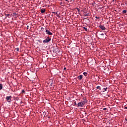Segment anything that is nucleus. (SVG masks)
<instances>
[{
    "label": "nucleus",
    "instance_id": "f257e3e1",
    "mask_svg": "<svg viewBox=\"0 0 127 127\" xmlns=\"http://www.w3.org/2000/svg\"><path fill=\"white\" fill-rule=\"evenodd\" d=\"M85 101L80 102L77 104V107L78 108H83V106L85 105Z\"/></svg>",
    "mask_w": 127,
    "mask_h": 127
},
{
    "label": "nucleus",
    "instance_id": "f03ea898",
    "mask_svg": "<svg viewBox=\"0 0 127 127\" xmlns=\"http://www.w3.org/2000/svg\"><path fill=\"white\" fill-rule=\"evenodd\" d=\"M51 41V38L48 36L47 38L43 41V43H48V42H50Z\"/></svg>",
    "mask_w": 127,
    "mask_h": 127
},
{
    "label": "nucleus",
    "instance_id": "7ed1b4c3",
    "mask_svg": "<svg viewBox=\"0 0 127 127\" xmlns=\"http://www.w3.org/2000/svg\"><path fill=\"white\" fill-rule=\"evenodd\" d=\"M46 30V33L48 35H53V33L51 32H50V31L48 30V29H47V28L45 29Z\"/></svg>",
    "mask_w": 127,
    "mask_h": 127
},
{
    "label": "nucleus",
    "instance_id": "20e7f679",
    "mask_svg": "<svg viewBox=\"0 0 127 127\" xmlns=\"http://www.w3.org/2000/svg\"><path fill=\"white\" fill-rule=\"evenodd\" d=\"M6 100L8 103L11 101V96L6 97Z\"/></svg>",
    "mask_w": 127,
    "mask_h": 127
},
{
    "label": "nucleus",
    "instance_id": "39448f33",
    "mask_svg": "<svg viewBox=\"0 0 127 127\" xmlns=\"http://www.w3.org/2000/svg\"><path fill=\"white\" fill-rule=\"evenodd\" d=\"M99 27L102 29V30H106V27L104 25H100Z\"/></svg>",
    "mask_w": 127,
    "mask_h": 127
},
{
    "label": "nucleus",
    "instance_id": "423d86ee",
    "mask_svg": "<svg viewBox=\"0 0 127 127\" xmlns=\"http://www.w3.org/2000/svg\"><path fill=\"white\" fill-rule=\"evenodd\" d=\"M77 79H78L79 80H82V79H83V75H80L77 77Z\"/></svg>",
    "mask_w": 127,
    "mask_h": 127
},
{
    "label": "nucleus",
    "instance_id": "0eeeda50",
    "mask_svg": "<svg viewBox=\"0 0 127 127\" xmlns=\"http://www.w3.org/2000/svg\"><path fill=\"white\" fill-rule=\"evenodd\" d=\"M46 11V10L45 9H42L41 10V13H44V12H45Z\"/></svg>",
    "mask_w": 127,
    "mask_h": 127
},
{
    "label": "nucleus",
    "instance_id": "6e6552de",
    "mask_svg": "<svg viewBox=\"0 0 127 127\" xmlns=\"http://www.w3.org/2000/svg\"><path fill=\"white\" fill-rule=\"evenodd\" d=\"M83 75H84V76H88V72H83Z\"/></svg>",
    "mask_w": 127,
    "mask_h": 127
},
{
    "label": "nucleus",
    "instance_id": "1a4fd4ad",
    "mask_svg": "<svg viewBox=\"0 0 127 127\" xmlns=\"http://www.w3.org/2000/svg\"><path fill=\"white\" fill-rule=\"evenodd\" d=\"M75 9H77L79 14H80V9H79L78 8H76Z\"/></svg>",
    "mask_w": 127,
    "mask_h": 127
},
{
    "label": "nucleus",
    "instance_id": "9d476101",
    "mask_svg": "<svg viewBox=\"0 0 127 127\" xmlns=\"http://www.w3.org/2000/svg\"><path fill=\"white\" fill-rule=\"evenodd\" d=\"M6 16L8 17L9 18H10V14H6Z\"/></svg>",
    "mask_w": 127,
    "mask_h": 127
},
{
    "label": "nucleus",
    "instance_id": "9b49d317",
    "mask_svg": "<svg viewBox=\"0 0 127 127\" xmlns=\"http://www.w3.org/2000/svg\"><path fill=\"white\" fill-rule=\"evenodd\" d=\"M0 90H2V84H0Z\"/></svg>",
    "mask_w": 127,
    "mask_h": 127
},
{
    "label": "nucleus",
    "instance_id": "f8f14e48",
    "mask_svg": "<svg viewBox=\"0 0 127 127\" xmlns=\"http://www.w3.org/2000/svg\"><path fill=\"white\" fill-rule=\"evenodd\" d=\"M83 29H84V30H85V31H88V29L86 27H83Z\"/></svg>",
    "mask_w": 127,
    "mask_h": 127
},
{
    "label": "nucleus",
    "instance_id": "ddd939ff",
    "mask_svg": "<svg viewBox=\"0 0 127 127\" xmlns=\"http://www.w3.org/2000/svg\"><path fill=\"white\" fill-rule=\"evenodd\" d=\"M96 89H98L99 90H101V87L100 86H97Z\"/></svg>",
    "mask_w": 127,
    "mask_h": 127
},
{
    "label": "nucleus",
    "instance_id": "4468645a",
    "mask_svg": "<svg viewBox=\"0 0 127 127\" xmlns=\"http://www.w3.org/2000/svg\"><path fill=\"white\" fill-rule=\"evenodd\" d=\"M123 13H127V10H124L123 11Z\"/></svg>",
    "mask_w": 127,
    "mask_h": 127
},
{
    "label": "nucleus",
    "instance_id": "2eb2a0df",
    "mask_svg": "<svg viewBox=\"0 0 127 127\" xmlns=\"http://www.w3.org/2000/svg\"><path fill=\"white\" fill-rule=\"evenodd\" d=\"M103 90H104V91H107V90H108V88H107V87L104 88H103Z\"/></svg>",
    "mask_w": 127,
    "mask_h": 127
},
{
    "label": "nucleus",
    "instance_id": "dca6fc26",
    "mask_svg": "<svg viewBox=\"0 0 127 127\" xmlns=\"http://www.w3.org/2000/svg\"><path fill=\"white\" fill-rule=\"evenodd\" d=\"M22 93H23V94H24V93H25V91L24 90H22Z\"/></svg>",
    "mask_w": 127,
    "mask_h": 127
},
{
    "label": "nucleus",
    "instance_id": "f3484780",
    "mask_svg": "<svg viewBox=\"0 0 127 127\" xmlns=\"http://www.w3.org/2000/svg\"><path fill=\"white\" fill-rule=\"evenodd\" d=\"M73 104L74 106H77V103H76V101H75L74 103H73Z\"/></svg>",
    "mask_w": 127,
    "mask_h": 127
},
{
    "label": "nucleus",
    "instance_id": "a211bd4d",
    "mask_svg": "<svg viewBox=\"0 0 127 127\" xmlns=\"http://www.w3.org/2000/svg\"><path fill=\"white\" fill-rule=\"evenodd\" d=\"M84 16H89V14H88V13L85 14Z\"/></svg>",
    "mask_w": 127,
    "mask_h": 127
},
{
    "label": "nucleus",
    "instance_id": "6ab92c4d",
    "mask_svg": "<svg viewBox=\"0 0 127 127\" xmlns=\"http://www.w3.org/2000/svg\"><path fill=\"white\" fill-rule=\"evenodd\" d=\"M41 30H42V31H43L44 30V28L43 27L41 28Z\"/></svg>",
    "mask_w": 127,
    "mask_h": 127
},
{
    "label": "nucleus",
    "instance_id": "aec40b11",
    "mask_svg": "<svg viewBox=\"0 0 127 127\" xmlns=\"http://www.w3.org/2000/svg\"><path fill=\"white\" fill-rule=\"evenodd\" d=\"M16 51H19V48H16Z\"/></svg>",
    "mask_w": 127,
    "mask_h": 127
},
{
    "label": "nucleus",
    "instance_id": "412c9836",
    "mask_svg": "<svg viewBox=\"0 0 127 127\" xmlns=\"http://www.w3.org/2000/svg\"><path fill=\"white\" fill-rule=\"evenodd\" d=\"M95 18H96L97 19H99L100 18V17H97V16H96V17H95Z\"/></svg>",
    "mask_w": 127,
    "mask_h": 127
},
{
    "label": "nucleus",
    "instance_id": "4be33fe9",
    "mask_svg": "<svg viewBox=\"0 0 127 127\" xmlns=\"http://www.w3.org/2000/svg\"><path fill=\"white\" fill-rule=\"evenodd\" d=\"M124 109L125 110H127V106H125Z\"/></svg>",
    "mask_w": 127,
    "mask_h": 127
},
{
    "label": "nucleus",
    "instance_id": "5701e85b",
    "mask_svg": "<svg viewBox=\"0 0 127 127\" xmlns=\"http://www.w3.org/2000/svg\"><path fill=\"white\" fill-rule=\"evenodd\" d=\"M58 12H53V13H55V14H57Z\"/></svg>",
    "mask_w": 127,
    "mask_h": 127
},
{
    "label": "nucleus",
    "instance_id": "b1692460",
    "mask_svg": "<svg viewBox=\"0 0 127 127\" xmlns=\"http://www.w3.org/2000/svg\"><path fill=\"white\" fill-rule=\"evenodd\" d=\"M103 110H104V111H106V110H107V108H104V109H103Z\"/></svg>",
    "mask_w": 127,
    "mask_h": 127
},
{
    "label": "nucleus",
    "instance_id": "393cba45",
    "mask_svg": "<svg viewBox=\"0 0 127 127\" xmlns=\"http://www.w3.org/2000/svg\"><path fill=\"white\" fill-rule=\"evenodd\" d=\"M60 4H61V5H62V2H60Z\"/></svg>",
    "mask_w": 127,
    "mask_h": 127
},
{
    "label": "nucleus",
    "instance_id": "a878e982",
    "mask_svg": "<svg viewBox=\"0 0 127 127\" xmlns=\"http://www.w3.org/2000/svg\"><path fill=\"white\" fill-rule=\"evenodd\" d=\"M100 35L103 36L104 35V33L101 34Z\"/></svg>",
    "mask_w": 127,
    "mask_h": 127
},
{
    "label": "nucleus",
    "instance_id": "bb28decb",
    "mask_svg": "<svg viewBox=\"0 0 127 127\" xmlns=\"http://www.w3.org/2000/svg\"><path fill=\"white\" fill-rule=\"evenodd\" d=\"M57 16H58V17H60V16H59V15H57Z\"/></svg>",
    "mask_w": 127,
    "mask_h": 127
},
{
    "label": "nucleus",
    "instance_id": "cd10ccee",
    "mask_svg": "<svg viewBox=\"0 0 127 127\" xmlns=\"http://www.w3.org/2000/svg\"><path fill=\"white\" fill-rule=\"evenodd\" d=\"M66 1H69V0H65Z\"/></svg>",
    "mask_w": 127,
    "mask_h": 127
},
{
    "label": "nucleus",
    "instance_id": "c85d7f7f",
    "mask_svg": "<svg viewBox=\"0 0 127 127\" xmlns=\"http://www.w3.org/2000/svg\"><path fill=\"white\" fill-rule=\"evenodd\" d=\"M27 27L28 29V28L29 27V26H27Z\"/></svg>",
    "mask_w": 127,
    "mask_h": 127
},
{
    "label": "nucleus",
    "instance_id": "c756f323",
    "mask_svg": "<svg viewBox=\"0 0 127 127\" xmlns=\"http://www.w3.org/2000/svg\"><path fill=\"white\" fill-rule=\"evenodd\" d=\"M64 70H66V67H64Z\"/></svg>",
    "mask_w": 127,
    "mask_h": 127
},
{
    "label": "nucleus",
    "instance_id": "7c9ffc66",
    "mask_svg": "<svg viewBox=\"0 0 127 127\" xmlns=\"http://www.w3.org/2000/svg\"><path fill=\"white\" fill-rule=\"evenodd\" d=\"M20 104H22V101L20 102Z\"/></svg>",
    "mask_w": 127,
    "mask_h": 127
},
{
    "label": "nucleus",
    "instance_id": "2f4dec72",
    "mask_svg": "<svg viewBox=\"0 0 127 127\" xmlns=\"http://www.w3.org/2000/svg\"><path fill=\"white\" fill-rule=\"evenodd\" d=\"M103 92H105V90H103Z\"/></svg>",
    "mask_w": 127,
    "mask_h": 127
},
{
    "label": "nucleus",
    "instance_id": "473e14b6",
    "mask_svg": "<svg viewBox=\"0 0 127 127\" xmlns=\"http://www.w3.org/2000/svg\"><path fill=\"white\" fill-rule=\"evenodd\" d=\"M125 120H126V121H127V119H126Z\"/></svg>",
    "mask_w": 127,
    "mask_h": 127
}]
</instances>
